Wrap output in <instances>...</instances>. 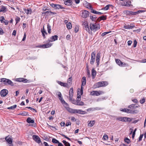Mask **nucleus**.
<instances>
[{
  "instance_id": "f257e3e1",
  "label": "nucleus",
  "mask_w": 146,
  "mask_h": 146,
  "mask_svg": "<svg viewBox=\"0 0 146 146\" xmlns=\"http://www.w3.org/2000/svg\"><path fill=\"white\" fill-rule=\"evenodd\" d=\"M145 11L144 10H139L136 12H133L132 11L125 10L123 11V13L126 14L127 16L135 15L144 12Z\"/></svg>"
},
{
  "instance_id": "f03ea898",
  "label": "nucleus",
  "mask_w": 146,
  "mask_h": 146,
  "mask_svg": "<svg viewBox=\"0 0 146 146\" xmlns=\"http://www.w3.org/2000/svg\"><path fill=\"white\" fill-rule=\"evenodd\" d=\"M0 82L3 83L5 85H10L11 86H15V83H14L11 80L4 78H1L0 79Z\"/></svg>"
},
{
  "instance_id": "7ed1b4c3",
  "label": "nucleus",
  "mask_w": 146,
  "mask_h": 146,
  "mask_svg": "<svg viewBox=\"0 0 146 146\" xmlns=\"http://www.w3.org/2000/svg\"><path fill=\"white\" fill-rule=\"evenodd\" d=\"M52 45L51 43H47L42 45L36 46V48H47L50 47Z\"/></svg>"
},
{
  "instance_id": "20e7f679",
  "label": "nucleus",
  "mask_w": 146,
  "mask_h": 146,
  "mask_svg": "<svg viewBox=\"0 0 146 146\" xmlns=\"http://www.w3.org/2000/svg\"><path fill=\"white\" fill-rule=\"evenodd\" d=\"M121 5L123 6H133V5L131 4V1L129 0H128V1H124L121 2Z\"/></svg>"
},
{
  "instance_id": "39448f33",
  "label": "nucleus",
  "mask_w": 146,
  "mask_h": 146,
  "mask_svg": "<svg viewBox=\"0 0 146 146\" xmlns=\"http://www.w3.org/2000/svg\"><path fill=\"white\" fill-rule=\"evenodd\" d=\"M50 6L52 8L55 9H64V8L62 7L61 5L58 4H55L54 3H49Z\"/></svg>"
},
{
  "instance_id": "423d86ee",
  "label": "nucleus",
  "mask_w": 146,
  "mask_h": 146,
  "mask_svg": "<svg viewBox=\"0 0 146 146\" xmlns=\"http://www.w3.org/2000/svg\"><path fill=\"white\" fill-rule=\"evenodd\" d=\"M96 24V23H95V24H90V29L91 31L94 30V31H96V30L100 29V27L97 26Z\"/></svg>"
},
{
  "instance_id": "0eeeda50",
  "label": "nucleus",
  "mask_w": 146,
  "mask_h": 146,
  "mask_svg": "<svg viewBox=\"0 0 146 146\" xmlns=\"http://www.w3.org/2000/svg\"><path fill=\"white\" fill-rule=\"evenodd\" d=\"M96 58V53L95 51L92 52L91 54V58L90 59V64L93 65L94 62Z\"/></svg>"
},
{
  "instance_id": "6e6552de",
  "label": "nucleus",
  "mask_w": 146,
  "mask_h": 146,
  "mask_svg": "<svg viewBox=\"0 0 146 146\" xmlns=\"http://www.w3.org/2000/svg\"><path fill=\"white\" fill-rule=\"evenodd\" d=\"M8 93V90L6 89H3L1 90L0 92L1 96L2 97H5L6 96Z\"/></svg>"
},
{
  "instance_id": "1a4fd4ad",
  "label": "nucleus",
  "mask_w": 146,
  "mask_h": 146,
  "mask_svg": "<svg viewBox=\"0 0 146 146\" xmlns=\"http://www.w3.org/2000/svg\"><path fill=\"white\" fill-rule=\"evenodd\" d=\"M32 138L36 143L38 144L40 143L41 142L40 138L37 135H33L32 136Z\"/></svg>"
},
{
  "instance_id": "9d476101",
  "label": "nucleus",
  "mask_w": 146,
  "mask_h": 146,
  "mask_svg": "<svg viewBox=\"0 0 146 146\" xmlns=\"http://www.w3.org/2000/svg\"><path fill=\"white\" fill-rule=\"evenodd\" d=\"M26 121L28 123H33V124H32L31 125L35 127H36V123H35L34 120L33 119H31V117H28L26 120Z\"/></svg>"
},
{
  "instance_id": "9b49d317",
  "label": "nucleus",
  "mask_w": 146,
  "mask_h": 146,
  "mask_svg": "<svg viewBox=\"0 0 146 146\" xmlns=\"http://www.w3.org/2000/svg\"><path fill=\"white\" fill-rule=\"evenodd\" d=\"M90 12L86 10H83L82 13V17L84 18H86L89 16Z\"/></svg>"
},
{
  "instance_id": "f8f14e48",
  "label": "nucleus",
  "mask_w": 146,
  "mask_h": 146,
  "mask_svg": "<svg viewBox=\"0 0 146 146\" xmlns=\"http://www.w3.org/2000/svg\"><path fill=\"white\" fill-rule=\"evenodd\" d=\"M58 36L57 35H54L52 36L50 38V39H48L47 41V42H50L55 41L58 40Z\"/></svg>"
},
{
  "instance_id": "ddd939ff",
  "label": "nucleus",
  "mask_w": 146,
  "mask_h": 146,
  "mask_svg": "<svg viewBox=\"0 0 146 146\" xmlns=\"http://www.w3.org/2000/svg\"><path fill=\"white\" fill-rule=\"evenodd\" d=\"M100 52H98L96 56V62L97 63V66H98L99 64Z\"/></svg>"
},
{
  "instance_id": "4468645a",
  "label": "nucleus",
  "mask_w": 146,
  "mask_h": 146,
  "mask_svg": "<svg viewBox=\"0 0 146 146\" xmlns=\"http://www.w3.org/2000/svg\"><path fill=\"white\" fill-rule=\"evenodd\" d=\"M66 110L68 111L69 113H76V109H74L71 108H70L69 107H65Z\"/></svg>"
},
{
  "instance_id": "2eb2a0df",
  "label": "nucleus",
  "mask_w": 146,
  "mask_h": 146,
  "mask_svg": "<svg viewBox=\"0 0 146 146\" xmlns=\"http://www.w3.org/2000/svg\"><path fill=\"white\" fill-rule=\"evenodd\" d=\"M64 3L66 5L70 6L73 3L72 0H64Z\"/></svg>"
},
{
  "instance_id": "dca6fc26",
  "label": "nucleus",
  "mask_w": 146,
  "mask_h": 146,
  "mask_svg": "<svg viewBox=\"0 0 146 146\" xmlns=\"http://www.w3.org/2000/svg\"><path fill=\"white\" fill-rule=\"evenodd\" d=\"M107 19V16L106 15H103L99 17L97 19L96 21L100 22L101 20H105Z\"/></svg>"
},
{
  "instance_id": "f3484780",
  "label": "nucleus",
  "mask_w": 146,
  "mask_h": 146,
  "mask_svg": "<svg viewBox=\"0 0 146 146\" xmlns=\"http://www.w3.org/2000/svg\"><path fill=\"white\" fill-rule=\"evenodd\" d=\"M56 82L59 85L61 86L66 87H68V85L67 83L59 81H57Z\"/></svg>"
},
{
  "instance_id": "a211bd4d",
  "label": "nucleus",
  "mask_w": 146,
  "mask_h": 146,
  "mask_svg": "<svg viewBox=\"0 0 146 146\" xmlns=\"http://www.w3.org/2000/svg\"><path fill=\"white\" fill-rule=\"evenodd\" d=\"M76 113L80 114H85L87 113L86 111H83L82 110L76 109Z\"/></svg>"
},
{
  "instance_id": "6ab92c4d",
  "label": "nucleus",
  "mask_w": 146,
  "mask_h": 146,
  "mask_svg": "<svg viewBox=\"0 0 146 146\" xmlns=\"http://www.w3.org/2000/svg\"><path fill=\"white\" fill-rule=\"evenodd\" d=\"M113 7V6L112 5L108 4L106 5L105 7L102 8V10H108L110 7L112 9Z\"/></svg>"
},
{
  "instance_id": "aec40b11",
  "label": "nucleus",
  "mask_w": 146,
  "mask_h": 146,
  "mask_svg": "<svg viewBox=\"0 0 146 146\" xmlns=\"http://www.w3.org/2000/svg\"><path fill=\"white\" fill-rule=\"evenodd\" d=\"M135 27L134 25H131V24L130 25H124L123 26V28L126 29H132Z\"/></svg>"
},
{
  "instance_id": "412c9836",
  "label": "nucleus",
  "mask_w": 146,
  "mask_h": 146,
  "mask_svg": "<svg viewBox=\"0 0 146 146\" xmlns=\"http://www.w3.org/2000/svg\"><path fill=\"white\" fill-rule=\"evenodd\" d=\"M77 102L76 105L83 106L84 105V103L83 102L81 101V100L77 99Z\"/></svg>"
},
{
  "instance_id": "4be33fe9",
  "label": "nucleus",
  "mask_w": 146,
  "mask_h": 146,
  "mask_svg": "<svg viewBox=\"0 0 146 146\" xmlns=\"http://www.w3.org/2000/svg\"><path fill=\"white\" fill-rule=\"evenodd\" d=\"M1 8L0 9V12H2L3 13L6 12L7 11V8L3 5H1Z\"/></svg>"
},
{
  "instance_id": "5701e85b",
  "label": "nucleus",
  "mask_w": 146,
  "mask_h": 146,
  "mask_svg": "<svg viewBox=\"0 0 146 146\" xmlns=\"http://www.w3.org/2000/svg\"><path fill=\"white\" fill-rule=\"evenodd\" d=\"M90 19L92 21H96V19L98 17L96 15H92L91 14L90 16Z\"/></svg>"
},
{
  "instance_id": "b1692460",
  "label": "nucleus",
  "mask_w": 146,
  "mask_h": 146,
  "mask_svg": "<svg viewBox=\"0 0 146 146\" xmlns=\"http://www.w3.org/2000/svg\"><path fill=\"white\" fill-rule=\"evenodd\" d=\"M96 71L94 70L93 68L92 70V73L91 75L92 77V78L93 79H94L95 78L96 75Z\"/></svg>"
},
{
  "instance_id": "393cba45",
  "label": "nucleus",
  "mask_w": 146,
  "mask_h": 146,
  "mask_svg": "<svg viewBox=\"0 0 146 146\" xmlns=\"http://www.w3.org/2000/svg\"><path fill=\"white\" fill-rule=\"evenodd\" d=\"M81 81L82 83L81 86H85L86 85V77L85 76L83 77L82 78Z\"/></svg>"
},
{
  "instance_id": "a878e982",
  "label": "nucleus",
  "mask_w": 146,
  "mask_h": 146,
  "mask_svg": "<svg viewBox=\"0 0 146 146\" xmlns=\"http://www.w3.org/2000/svg\"><path fill=\"white\" fill-rule=\"evenodd\" d=\"M24 10L27 14H31L32 12V11L31 9H24Z\"/></svg>"
},
{
  "instance_id": "bb28decb",
  "label": "nucleus",
  "mask_w": 146,
  "mask_h": 146,
  "mask_svg": "<svg viewBox=\"0 0 146 146\" xmlns=\"http://www.w3.org/2000/svg\"><path fill=\"white\" fill-rule=\"evenodd\" d=\"M18 115H21L22 116H27L29 115L28 113L25 111H23L19 114Z\"/></svg>"
},
{
  "instance_id": "cd10ccee",
  "label": "nucleus",
  "mask_w": 146,
  "mask_h": 146,
  "mask_svg": "<svg viewBox=\"0 0 146 146\" xmlns=\"http://www.w3.org/2000/svg\"><path fill=\"white\" fill-rule=\"evenodd\" d=\"M86 68H87V76L88 78H90L91 77V74H90V71L89 70L88 66V64H86Z\"/></svg>"
},
{
  "instance_id": "c85d7f7f",
  "label": "nucleus",
  "mask_w": 146,
  "mask_h": 146,
  "mask_svg": "<svg viewBox=\"0 0 146 146\" xmlns=\"http://www.w3.org/2000/svg\"><path fill=\"white\" fill-rule=\"evenodd\" d=\"M101 85L102 87H105L107 86L108 84V83L107 82L101 81L100 82Z\"/></svg>"
},
{
  "instance_id": "c756f323",
  "label": "nucleus",
  "mask_w": 146,
  "mask_h": 146,
  "mask_svg": "<svg viewBox=\"0 0 146 146\" xmlns=\"http://www.w3.org/2000/svg\"><path fill=\"white\" fill-rule=\"evenodd\" d=\"M6 141L9 143L11 144L12 143V140L10 137H7L5 138Z\"/></svg>"
},
{
  "instance_id": "7c9ffc66",
  "label": "nucleus",
  "mask_w": 146,
  "mask_h": 146,
  "mask_svg": "<svg viewBox=\"0 0 146 146\" xmlns=\"http://www.w3.org/2000/svg\"><path fill=\"white\" fill-rule=\"evenodd\" d=\"M59 100H60L61 103L62 104H65L67 106H69L68 104L66 103L65 101L64 100V99L62 97L60 98H59Z\"/></svg>"
},
{
  "instance_id": "2f4dec72",
  "label": "nucleus",
  "mask_w": 146,
  "mask_h": 146,
  "mask_svg": "<svg viewBox=\"0 0 146 146\" xmlns=\"http://www.w3.org/2000/svg\"><path fill=\"white\" fill-rule=\"evenodd\" d=\"M94 86L95 87V88L102 87L100 82L95 84L94 85Z\"/></svg>"
},
{
  "instance_id": "473e14b6",
  "label": "nucleus",
  "mask_w": 146,
  "mask_h": 146,
  "mask_svg": "<svg viewBox=\"0 0 146 146\" xmlns=\"http://www.w3.org/2000/svg\"><path fill=\"white\" fill-rule=\"evenodd\" d=\"M120 110L121 111L125 112L127 113H128L129 111V109L127 108H120Z\"/></svg>"
},
{
  "instance_id": "72a5a7b5",
  "label": "nucleus",
  "mask_w": 146,
  "mask_h": 146,
  "mask_svg": "<svg viewBox=\"0 0 146 146\" xmlns=\"http://www.w3.org/2000/svg\"><path fill=\"white\" fill-rule=\"evenodd\" d=\"M95 123V120L91 121L88 124V125L90 127H92L94 125Z\"/></svg>"
},
{
  "instance_id": "f704fd0d",
  "label": "nucleus",
  "mask_w": 146,
  "mask_h": 146,
  "mask_svg": "<svg viewBox=\"0 0 146 146\" xmlns=\"http://www.w3.org/2000/svg\"><path fill=\"white\" fill-rule=\"evenodd\" d=\"M62 142L64 144L65 146H70V144L69 143L66 141L65 140H63Z\"/></svg>"
},
{
  "instance_id": "c9c22d12",
  "label": "nucleus",
  "mask_w": 146,
  "mask_h": 146,
  "mask_svg": "<svg viewBox=\"0 0 146 146\" xmlns=\"http://www.w3.org/2000/svg\"><path fill=\"white\" fill-rule=\"evenodd\" d=\"M47 28L48 33L49 34H50L51 33V26L49 25V24H48L47 25Z\"/></svg>"
},
{
  "instance_id": "e433bc0d",
  "label": "nucleus",
  "mask_w": 146,
  "mask_h": 146,
  "mask_svg": "<svg viewBox=\"0 0 146 146\" xmlns=\"http://www.w3.org/2000/svg\"><path fill=\"white\" fill-rule=\"evenodd\" d=\"M84 29L88 32L89 33H90V30L88 24H86L85 26H84Z\"/></svg>"
},
{
  "instance_id": "4c0bfd02",
  "label": "nucleus",
  "mask_w": 146,
  "mask_h": 146,
  "mask_svg": "<svg viewBox=\"0 0 146 146\" xmlns=\"http://www.w3.org/2000/svg\"><path fill=\"white\" fill-rule=\"evenodd\" d=\"M52 142L55 144H58L59 143V141L55 138H53L52 139Z\"/></svg>"
},
{
  "instance_id": "58836bf2",
  "label": "nucleus",
  "mask_w": 146,
  "mask_h": 146,
  "mask_svg": "<svg viewBox=\"0 0 146 146\" xmlns=\"http://www.w3.org/2000/svg\"><path fill=\"white\" fill-rule=\"evenodd\" d=\"M115 62L117 64L120 66L122 62L119 59H116Z\"/></svg>"
},
{
  "instance_id": "ea45409f",
  "label": "nucleus",
  "mask_w": 146,
  "mask_h": 146,
  "mask_svg": "<svg viewBox=\"0 0 146 146\" xmlns=\"http://www.w3.org/2000/svg\"><path fill=\"white\" fill-rule=\"evenodd\" d=\"M78 93H80L81 95H82L83 94V86H81V88L79 89V91H78Z\"/></svg>"
},
{
  "instance_id": "a19ab883",
  "label": "nucleus",
  "mask_w": 146,
  "mask_h": 146,
  "mask_svg": "<svg viewBox=\"0 0 146 146\" xmlns=\"http://www.w3.org/2000/svg\"><path fill=\"white\" fill-rule=\"evenodd\" d=\"M125 142L129 144L131 142L130 140L128 138L126 137L124 139Z\"/></svg>"
},
{
  "instance_id": "79ce46f5",
  "label": "nucleus",
  "mask_w": 146,
  "mask_h": 146,
  "mask_svg": "<svg viewBox=\"0 0 146 146\" xmlns=\"http://www.w3.org/2000/svg\"><path fill=\"white\" fill-rule=\"evenodd\" d=\"M17 107V105L16 104L14 105L13 106H12L10 107H8L7 108V109H11V110H14Z\"/></svg>"
},
{
  "instance_id": "37998d69",
  "label": "nucleus",
  "mask_w": 146,
  "mask_h": 146,
  "mask_svg": "<svg viewBox=\"0 0 146 146\" xmlns=\"http://www.w3.org/2000/svg\"><path fill=\"white\" fill-rule=\"evenodd\" d=\"M22 82L24 83H27L29 82V80H27V79L22 78Z\"/></svg>"
},
{
  "instance_id": "c03bdc74",
  "label": "nucleus",
  "mask_w": 146,
  "mask_h": 146,
  "mask_svg": "<svg viewBox=\"0 0 146 146\" xmlns=\"http://www.w3.org/2000/svg\"><path fill=\"white\" fill-rule=\"evenodd\" d=\"M73 88H70L69 90V95L73 96Z\"/></svg>"
},
{
  "instance_id": "a18cd8bd",
  "label": "nucleus",
  "mask_w": 146,
  "mask_h": 146,
  "mask_svg": "<svg viewBox=\"0 0 146 146\" xmlns=\"http://www.w3.org/2000/svg\"><path fill=\"white\" fill-rule=\"evenodd\" d=\"M67 27L68 29H70L72 28V24L70 22H69L67 24Z\"/></svg>"
},
{
  "instance_id": "49530a36",
  "label": "nucleus",
  "mask_w": 146,
  "mask_h": 146,
  "mask_svg": "<svg viewBox=\"0 0 146 146\" xmlns=\"http://www.w3.org/2000/svg\"><path fill=\"white\" fill-rule=\"evenodd\" d=\"M49 7L48 6H43L42 9V10L44 11H46V10H49L50 9L48 8Z\"/></svg>"
},
{
  "instance_id": "de8ad7c7",
  "label": "nucleus",
  "mask_w": 146,
  "mask_h": 146,
  "mask_svg": "<svg viewBox=\"0 0 146 146\" xmlns=\"http://www.w3.org/2000/svg\"><path fill=\"white\" fill-rule=\"evenodd\" d=\"M22 78H17L15 79L14 80V81H15L18 82H22Z\"/></svg>"
},
{
  "instance_id": "09e8293b",
  "label": "nucleus",
  "mask_w": 146,
  "mask_h": 146,
  "mask_svg": "<svg viewBox=\"0 0 146 146\" xmlns=\"http://www.w3.org/2000/svg\"><path fill=\"white\" fill-rule=\"evenodd\" d=\"M135 105V104H132L129 106L128 108L131 109H135V107L134 106Z\"/></svg>"
},
{
  "instance_id": "8fccbe9b",
  "label": "nucleus",
  "mask_w": 146,
  "mask_h": 146,
  "mask_svg": "<svg viewBox=\"0 0 146 146\" xmlns=\"http://www.w3.org/2000/svg\"><path fill=\"white\" fill-rule=\"evenodd\" d=\"M123 117H117L116 118V120L117 121H121L123 122Z\"/></svg>"
},
{
  "instance_id": "3c124183",
  "label": "nucleus",
  "mask_w": 146,
  "mask_h": 146,
  "mask_svg": "<svg viewBox=\"0 0 146 146\" xmlns=\"http://www.w3.org/2000/svg\"><path fill=\"white\" fill-rule=\"evenodd\" d=\"M124 119L123 120V122H128V119H130V117H123Z\"/></svg>"
},
{
  "instance_id": "603ef678",
  "label": "nucleus",
  "mask_w": 146,
  "mask_h": 146,
  "mask_svg": "<svg viewBox=\"0 0 146 146\" xmlns=\"http://www.w3.org/2000/svg\"><path fill=\"white\" fill-rule=\"evenodd\" d=\"M128 66V65L127 63H125L124 62H122L120 66L121 67H126Z\"/></svg>"
},
{
  "instance_id": "864d4df0",
  "label": "nucleus",
  "mask_w": 146,
  "mask_h": 146,
  "mask_svg": "<svg viewBox=\"0 0 146 146\" xmlns=\"http://www.w3.org/2000/svg\"><path fill=\"white\" fill-rule=\"evenodd\" d=\"M20 19H21L20 17L17 16L15 19V21L16 22V23L17 24L18 23H19L20 21Z\"/></svg>"
},
{
  "instance_id": "5fc2aeb1",
  "label": "nucleus",
  "mask_w": 146,
  "mask_h": 146,
  "mask_svg": "<svg viewBox=\"0 0 146 146\" xmlns=\"http://www.w3.org/2000/svg\"><path fill=\"white\" fill-rule=\"evenodd\" d=\"M5 19L4 17L3 16H2L0 17V21L2 23H3L4 22V20H5Z\"/></svg>"
},
{
  "instance_id": "6e6d98bb",
  "label": "nucleus",
  "mask_w": 146,
  "mask_h": 146,
  "mask_svg": "<svg viewBox=\"0 0 146 146\" xmlns=\"http://www.w3.org/2000/svg\"><path fill=\"white\" fill-rule=\"evenodd\" d=\"M143 135H144V134H140L139 138L138 141H140L142 140V138Z\"/></svg>"
},
{
  "instance_id": "4d7b16f0",
  "label": "nucleus",
  "mask_w": 146,
  "mask_h": 146,
  "mask_svg": "<svg viewBox=\"0 0 146 146\" xmlns=\"http://www.w3.org/2000/svg\"><path fill=\"white\" fill-rule=\"evenodd\" d=\"M137 42L136 40H134L133 42V46L134 48H135L137 46Z\"/></svg>"
},
{
  "instance_id": "13d9d810",
  "label": "nucleus",
  "mask_w": 146,
  "mask_h": 146,
  "mask_svg": "<svg viewBox=\"0 0 146 146\" xmlns=\"http://www.w3.org/2000/svg\"><path fill=\"white\" fill-rule=\"evenodd\" d=\"M25 108H27L31 110H33L35 111V112H37L36 110L34 108H33L32 107H26Z\"/></svg>"
},
{
  "instance_id": "bf43d9fd",
  "label": "nucleus",
  "mask_w": 146,
  "mask_h": 146,
  "mask_svg": "<svg viewBox=\"0 0 146 146\" xmlns=\"http://www.w3.org/2000/svg\"><path fill=\"white\" fill-rule=\"evenodd\" d=\"M84 5L85 7L88 8L90 5V3L86 2L84 4Z\"/></svg>"
},
{
  "instance_id": "052dcab7",
  "label": "nucleus",
  "mask_w": 146,
  "mask_h": 146,
  "mask_svg": "<svg viewBox=\"0 0 146 146\" xmlns=\"http://www.w3.org/2000/svg\"><path fill=\"white\" fill-rule=\"evenodd\" d=\"M71 102L73 104L76 105L77 103V99L75 100L74 99H73L71 101Z\"/></svg>"
},
{
  "instance_id": "680f3d73",
  "label": "nucleus",
  "mask_w": 146,
  "mask_h": 146,
  "mask_svg": "<svg viewBox=\"0 0 146 146\" xmlns=\"http://www.w3.org/2000/svg\"><path fill=\"white\" fill-rule=\"evenodd\" d=\"M103 108L97 107L95 108H93V111H94L95 110H103Z\"/></svg>"
},
{
  "instance_id": "e2e57ef3",
  "label": "nucleus",
  "mask_w": 146,
  "mask_h": 146,
  "mask_svg": "<svg viewBox=\"0 0 146 146\" xmlns=\"http://www.w3.org/2000/svg\"><path fill=\"white\" fill-rule=\"evenodd\" d=\"M80 94L79 93L77 92V98L76 99L81 100V95H79Z\"/></svg>"
},
{
  "instance_id": "0e129e2a",
  "label": "nucleus",
  "mask_w": 146,
  "mask_h": 146,
  "mask_svg": "<svg viewBox=\"0 0 146 146\" xmlns=\"http://www.w3.org/2000/svg\"><path fill=\"white\" fill-rule=\"evenodd\" d=\"M145 102V100L144 98H143L141 99L140 100V102L141 104L144 103Z\"/></svg>"
},
{
  "instance_id": "69168bd1",
  "label": "nucleus",
  "mask_w": 146,
  "mask_h": 146,
  "mask_svg": "<svg viewBox=\"0 0 146 146\" xmlns=\"http://www.w3.org/2000/svg\"><path fill=\"white\" fill-rule=\"evenodd\" d=\"M90 11L92 13L95 14H97L98 12V11H97L93 9H91Z\"/></svg>"
},
{
  "instance_id": "338daca9",
  "label": "nucleus",
  "mask_w": 146,
  "mask_h": 146,
  "mask_svg": "<svg viewBox=\"0 0 146 146\" xmlns=\"http://www.w3.org/2000/svg\"><path fill=\"white\" fill-rule=\"evenodd\" d=\"M108 136L107 135L104 134V136L103 137V138L105 140H107L108 139Z\"/></svg>"
},
{
  "instance_id": "774afa93",
  "label": "nucleus",
  "mask_w": 146,
  "mask_h": 146,
  "mask_svg": "<svg viewBox=\"0 0 146 146\" xmlns=\"http://www.w3.org/2000/svg\"><path fill=\"white\" fill-rule=\"evenodd\" d=\"M79 30L78 27L77 26H76L75 27L74 31L76 33L78 32Z\"/></svg>"
}]
</instances>
